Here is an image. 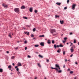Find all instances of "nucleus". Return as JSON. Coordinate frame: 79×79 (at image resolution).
<instances>
[{"mask_svg":"<svg viewBox=\"0 0 79 79\" xmlns=\"http://www.w3.org/2000/svg\"><path fill=\"white\" fill-rule=\"evenodd\" d=\"M57 47H59V45H57V46H56V44H55L54 45V48H56Z\"/></svg>","mask_w":79,"mask_h":79,"instance_id":"8","label":"nucleus"},{"mask_svg":"<svg viewBox=\"0 0 79 79\" xmlns=\"http://www.w3.org/2000/svg\"><path fill=\"white\" fill-rule=\"evenodd\" d=\"M16 71H19V69L18 68H17Z\"/></svg>","mask_w":79,"mask_h":79,"instance_id":"42","label":"nucleus"},{"mask_svg":"<svg viewBox=\"0 0 79 79\" xmlns=\"http://www.w3.org/2000/svg\"><path fill=\"white\" fill-rule=\"evenodd\" d=\"M68 71H70V69H68Z\"/></svg>","mask_w":79,"mask_h":79,"instance_id":"58","label":"nucleus"},{"mask_svg":"<svg viewBox=\"0 0 79 79\" xmlns=\"http://www.w3.org/2000/svg\"><path fill=\"white\" fill-rule=\"evenodd\" d=\"M70 50V51H71V53H73L74 51V49L73 48H71Z\"/></svg>","mask_w":79,"mask_h":79,"instance_id":"5","label":"nucleus"},{"mask_svg":"<svg viewBox=\"0 0 79 79\" xmlns=\"http://www.w3.org/2000/svg\"><path fill=\"white\" fill-rule=\"evenodd\" d=\"M39 56L40 57V58H43V56H41V55H39Z\"/></svg>","mask_w":79,"mask_h":79,"instance_id":"23","label":"nucleus"},{"mask_svg":"<svg viewBox=\"0 0 79 79\" xmlns=\"http://www.w3.org/2000/svg\"><path fill=\"white\" fill-rule=\"evenodd\" d=\"M36 39V38H35V37L33 38V39H34V40Z\"/></svg>","mask_w":79,"mask_h":79,"instance_id":"55","label":"nucleus"},{"mask_svg":"<svg viewBox=\"0 0 79 79\" xmlns=\"http://www.w3.org/2000/svg\"><path fill=\"white\" fill-rule=\"evenodd\" d=\"M38 65L39 66V67H41V66L40 65V64L39 63H38Z\"/></svg>","mask_w":79,"mask_h":79,"instance_id":"27","label":"nucleus"},{"mask_svg":"<svg viewBox=\"0 0 79 79\" xmlns=\"http://www.w3.org/2000/svg\"><path fill=\"white\" fill-rule=\"evenodd\" d=\"M73 56V55L72 54L70 55V57H72Z\"/></svg>","mask_w":79,"mask_h":79,"instance_id":"50","label":"nucleus"},{"mask_svg":"<svg viewBox=\"0 0 79 79\" xmlns=\"http://www.w3.org/2000/svg\"><path fill=\"white\" fill-rule=\"evenodd\" d=\"M51 69H54V68L51 67Z\"/></svg>","mask_w":79,"mask_h":79,"instance_id":"56","label":"nucleus"},{"mask_svg":"<svg viewBox=\"0 0 79 79\" xmlns=\"http://www.w3.org/2000/svg\"><path fill=\"white\" fill-rule=\"evenodd\" d=\"M56 30L54 29H51L50 30L51 33H53V32H55Z\"/></svg>","mask_w":79,"mask_h":79,"instance_id":"3","label":"nucleus"},{"mask_svg":"<svg viewBox=\"0 0 79 79\" xmlns=\"http://www.w3.org/2000/svg\"><path fill=\"white\" fill-rule=\"evenodd\" d=\"M52 44H54L55 43V41L54 40H52Z\"/></svg>","mask_w":79,"mask_h":79,"instance_id":"30","label":"nucleus"},{"mask_svg":"<svg viewBox=\"0 0 79 79\" xmlns=\"http://www.w3.org/2000/svg\"><path fill=\"white\" fill-rule=\"evenodd\" d=\"M73 34V33L71 32L70 33V35H72Z\"/></svg>","mask_w":79,"mask_h":79,"instance_id":"49","label":"nucleus"},{"mask_svg":"<svg viewBox=\"0 0 79 79\" xmlns=\"http://www.w3.org/2000/svg\"><path fill=\"white\" fill-rule=\"evenodd\" d=\"M12 65H13V66H15V64H14V63H13V64H12Z\"/></svg>","mask_w":79,"mask_h":79,"instance_id":"54","label":"nucleus"},{"mask_svg":"<svg viewBox=\"0 0 79 79\" xmlns=\"http://www.w3.org/2000/svg\"><path fill=\"white\" fill-rule=\"evenodd\" d=\"M69 0H67V3L68 4V3H69Z\"/></svg>","mask_w":79,"mask_h":79,"instance_id":"34","label":"nucleus"},{"mask_svg":"<svg viewBox=\"0 0 79 79\" xmlns=\"http://www.w3.org/2000/svg\"><path fill=\"white\" fill-rule=\"evenodd\" d=\"M76 6V4H75L72 5V8L73 10H74L75 9V7Z\"/></svg>","mask_w":79,"mask_h":79,"instance_id":"4","label":"nucleus"},{"mask_svg":"<svg viewBox=\"0 0 79 79\" xmlns=\"http://www.w3.org/2000/svg\"><path fill=\"white\" fill-rule=\"evenodd\" d=\"M14 10L15 12H16V13H18V12H19V9L18 8H15L14 9Z\"/></svg>","mask_w":79,"mask_h":79,"instance_id":"2","label":"nucleus"},{"mask_svg":"<svg viewBox=\"0 0 79 79\" xmlns=\"http://www.w3.org/2000/svg\"><path fill=\"white\" fill-rule=\"evenodd\" d=\"M19 41H17V43H19Z\"/></svg>","mask_w":79,"mask_h":79,"instance_id":"62","label":"nucleus"},{"mask_svg":"<svg viewBox=\"0 0 79 79\" xmlns=\"http://www.w3.org/2000/svg\"><path fill=\"white\" fill-rule=\"evenodd\" d=\"M66 9H67V7H65L64 8V10H66Z\"/></svg>","mask_w":79,"mask_h":79,"instance_id":"43","label":"nucleus"},{"mask_svg":"<svg viewBox=\"0 0 79 79\" xmlns=\"http://www.w3.org/2000/svg\"><path fill=\"white\" fill-rule=\"evenodd\" d=\"M26 8V7H25V6H22L21 7V8L22 9H24V8Z\"/></svg>","mask_w":79,"mask_h":79,"instance_id":"10","label":"nucleus"},{"mask_svg":"<svg viewBox=\"0 0 79 79\" xmlns=\"http://www.w3.org/2000/svg\"><path fill=\"white\" fill-rule=\"evenodd\" d=\"M24 18H25V19H27V18L26 17H24Z\"/></svg>","mask_w":79,"mask_h":79,"instance_id":"51","label":"nucleus"},{"mask_svg":"<svg viewBox=\"0 0 79 79\" xmlns=\"http://www.w3.org/2000/svg\"><path fill=\"white\" fill-rule=\"evenodd\" d=\"M78 45H79V42H78Z\"/></svg>","mask_w":79,"mask_h":79,"instance_id":"64","label":"nucleus"},{"mask_svg":"<svg viewBox=\"0 0 79 79\" xmlns=\"http://www.w3.org/2000/svg\"><path fill=\"white\" fill-rule=\"evenodd\" d=\"M15 50H18V47H17V48H15Z\"/></svg>","mask_w":79,"mask_h":79,"instance_id":"45","label":"nucleus"},{"mask_svg":"<svg viewBox=\"0 0 79 79\" xmlns=\"http://www.w3.org/2000/svg\"><path fill=\"white\" fill-rule=\"evenodd\" d=\"M58 71H57L58 73H61V72H62V70H58Z\"/></svg>","mask_w":79,"mask_h":79,"instance_id":"9","label":"nucleus"},{"mask_svg":"<svg viewBox=\"0 0 79 79\" xmlns=\"http://www.w3.org/2000/svg\"><path fill=\"white\" fill-rule=\"evenodd\" d=\"M20 74V72H19V71H18V74Z\"/></svg>","mask_w":79,"mask_h":79,"instance_id":"40","label":"nucleus"},{"mask_svg":"<svg viewBox=\"0 0 79 79\" xmlns=\"http://www.w3.org/2000/svg\"><path fill=\"white\" fill-rule=\"evenodd\" d=\"M63 55H65V51H64L63 52Z\"/></svg>","mask_w":79,"mask_h":79,"instance_id":"41","label":"nucleus"},{"mask_svg":"<svg viewBox=\"0 0 79 79\" xmlns=\"http://www.w3.org/2000/svg\"><path fill=\"white\" fill-rule=\"evenodd\" d=\"M57 33H56V34H53V33H52V35H53V36H56V35H57Z\"/></svg>","mask_w":79,"mask_h":79,"instance_id":"18","label":"nucleus"},{"mask_svg":"<svg viewBox=\"0 0 79 79\" xmlns=\"http://www.w3.org/2000/svg\"><path fill=\"white\" fill-rule=\"evenodd\" d=\"M59 47H63V45H62L61 44H60V45L59 46Z\"/></svg>","mask_w":79,"mask_h":79,"instance_id":"19","label":"nucleus"},{"mask_svg":"<svg viewBox=\"0 0 79 79\" xmlns=\"http://www.w3.org/2000/svg\"><path fill=\"white\" fill-rule=\"evenodd\" d=\"M9 37H10V38H11V34H10L9 35Z\"/></svg>","mask_w":79,"mask_h":79,"instance_id":"35","label":"nucleus"},{"mask_svg":"<svg viewBox=\"0 0 79 79\" xmlns=\"http://www.w3.org/2000/svg\"><path fill=\"white\" fill-rule=\"evenodd\" d=\"M24 44H27V41H25L24 42Z\"/></svg>","mask_w":79,"mask_h":79,"instance_id":"33","label":"nucleus"},{"mask_svg":"<svg viewBox=\"0 0 79 79\" xmlns=\"http://www.w3.org/2000/svg\"><path fill=\"white\" fill-rule=\"evenodd\" d=\"M55 67H56L57 68H54V69H56V71H58V69H59V70H60V66L58 65V64H55Z\"/></svg>","mask_w":79,"mask_h":79,"instance_id":"1","label":"nucleus"},{"mask_svg":"<svg viewBox=\"0 0 79 79\" xmlns=\"http://www.w3.org/2000/svg\"><path fill=\"white\" fill-rule=\"evenodd\" d=\"M63 68H65V65H64L63 66Z\"/></svg>","mask_w":79,"mask_h":79,"instance_id":"53","label":"nucleus"},{"mask_svg":"<svg viewBox=\"0 0 79 79\" xmlns=\"http://www.w3.org/2000/svg\"><path fill=\"white\" fill-rule=\"evenodd\" d=\"M27 57H28V58H31V56H29V55H28V56H27Z\"/></svg>","mask_w":79,"mask_h":79,"instance_id":"44","label":"nucleus"},{"mask_svg":"<svg viewBox=\"0 0 79 79\" xmlns=\"http://www.w3.org/2000/svg\"><path fill=\"white\" fill-rule=\"evenodd\" d=\"M35 47H39V45L38 44H36L35 45Z\"/></svg>","mask_w":79,"mask_h":79,"instance_id":"24","label":"nucleus"},{"mask_svg":"<svg viewBox=\"0 0 79 79\" xmlns=\"http://www.w3.org/2000/svg\"><path fill=\"white\" fill-rule=\"evenodd\" d=\"M75 64H77V62H76Z\"/></svg>","mask_w":79,"mask_h":79,"instance_id":"60","label":"nucleus"},{"mask_svg":"<svg viewBox=\"0 0 79 79\" xmlns=\"http://www.w3.org/2000/svg\"><path fill=\"white\" fill-rule=\"evenodd\" d=\"M7 53H9V52L7 51Z\"/></svg>","mask_w":79,"mask_h":79,"instance_id":"59","label":"nucleus"},{"mask_svg":"<svg viewBox=\"0 0 79 79\" xmlns=\"http://www.w3.org/2000/svg\"><path fill=\"white\" fill-rule=\"evenodd\" d=\"M40 37H44V35H40L39 36Z\"/></svg>","mask_w":79,"mask_h":79,"instance_id":"22","label":"nucleus"},{"mask_svg":"<svg viewBox=\"0 0 79 79\" xmlns=\"http://www.w3.org/2000/svg\"><path fill=\"white\" fill-rule=\"evenodd\" d=\"M73 43H74V44H76V40H74Z\"/></svg>","mask_w":79,"mask_h":79,"instance_id":"26","label":"nucleus"},{"mask_svg":"<svg viewBox=\"0 0 79 79\" xmlns=\"http://www.w3.org/2000/svg\"><path fill=\"white\" fill-rule=\"evenodd\" d=\"M31 37H34V35L33 34H32L31 35Z\"/></svg>","mask_w":79,"mask_h":79,"instance_id":"25","label":"nucleus"},{"mask_svg":"<svg viewBox=\"0 0 79 79\" xmlns=\"http://www.w3.org/2000/svg\"><path fill=\"white\" fill-rule=\"evenodd\" d=\"M67 37H65V38H64V40H67Z\"/></svg>","mask_w":79,"mask_h":79,"instance_id":"38","label":"nucleus"},{"mask_svg":"<svg viewBox=\"0 0 79 79\" xmlns=\"http://www.w3.org/2000/svg\"><path fill=\"white\" fill-rule=\"evenodd\" d=\"M30 12H32V8H31L30 9Z\"/></svg>","mask_w":79,"mask_h":79,"instance_id":"16","label":"nucleus"},{"mask_svg":"<svg viewBox=\"0 0 79 79\" xmlns=\"http://www.w3.org/2000/svg\"><path fill=\"white\" fill-rule=\"evenodd\" d=\"M47 62H49V60L47 59Z\"/></svg>","mask_w":79,"mask_h":79,"instance_id":"47","label":"nucleus"},{"mask_svg":"<svg viewBox=\"0 0 79 79\" xmlns=\"http://www.w3.org/2000/svg\"><path fill=\"white\" fill-rule=\"evenodd\" d=\"M0 72L3 73V69H0Z\"/></svg>","mask_w":79,"mask_h":79,"instance_id":"17","label":"nucleus"},{"mask_svg":"<svg viewBox=\"0 0 79 79\" xmlns=\"http://www.w3.org/2000/svg\"><path fill=\"white\" fill-rule=\"evenodd\" d=\"M18 66H22V65L21 64V63L19 62L18 63Z\"/></svg>","mask_w":79,"mask_h":79,"instance_id":"14","label":"nucleus"},{"mask_svg":"<svg viewBox=\"0 0 79 79\" xmlns=\"http://www.w3.org/2000/svg\"><path fill=\"white\" fill-rule=\"evenodd\" d=\"M40 45H41V46H44V43L41 42L40 43Z\"/></svg>","mask_w":79,"mask_h":79,"instance_id":"7","label":"nucleus"},{"mask_svg":"<svg viewBox=\"0 0 79 79\" xmlns=\"http://www.w3.org/2000/svg\"><path fill=\"white\" fill-rule=\"evenodd\" d=\"M15 58V57L14 56H13L11 58H12V59H14V58Z\"/></svg>","mask_w":79,"mask_h":79,"instance_id":"32","label":"nucleus"},{"mask_svg":"<svg viewBox=\"0 0 79 79\" xmlns=\"http://www.w3.org/2000/svg\"><path fill=\"white\" fill-rule=\"evenodd\" d=\"M60 51H61V49H59L57 50V52H58V53H60Z\"/></svg>","mask_w":79,"mask_h":79,"instance_id":"21","label":"nucleus"},{"mask_svg":"<svg viewBox=\"0 0 79 79\" xmlns=\"http://www.w3.org/2000/svg\"><path fill=\"white\" fill-rule=\"evenodd\" d=\"M63 42L64 43V44H65V43L66 42V41L64 40L63 41Z\"/></svg>","mask_w":79,"mask_h":79,"instance_id":"36","label":"nucleus"},{"mask_svg":"<svg viewBox=\"0 0 79 79\" xmlns=\"http://www.w3.org/2000/svg\"><path fill=\"white\" fill-rule=\"evenodd\" d=\"M27 35H29V32H28L27 33Z\"/></svg>","mask_w":79,"mask_h":79,"instance_id":"52","label":"nucleus"},{"mask_svg":"<svg viewBox=\"0 0 79 79\" xmlns=\"http://www.w3.org/2000/svg\"><path fill=\"white\" fill-rule=\"evenodd\" d=\"M8 68L10 69V70L11 69V65H10L8 66Z\"/></svg>","mask_w":79,"mask_h":79,"instance_id":"11","label":"nucleus"},{"mask_svg":"<svg viewBox=\"0 0 79 79\" xmlns=\"http://www.w3.org/2000/svg\"><path fill=\"white\" fill-rule=\"evenodd\" d=\"M10 74H13V73H10Z\"/></svg>","mask_w":79,"mask_h":79,"instance_id":"63","label":"nucleus"},{"mask_svg":"<svg viewBox=\"0 0 79 79\" xmlns=\"http://www.w3.org/2000/svg\"><path fill=\"white\" fill-rule=\"evenodd\" d=\"M47 43L48 44H51V41H50V40H48Z\"/></svg>","mask_w":79,"mask_h":79,"instance_id":"13","label":"nucleus"},{"mask_svg":"<svg viewBox=\"0 0 79 79\" xmlns=\"http://www.w3.org/2000/svg\"><path fill=\"white\" fill-rule=\"evenodd\" d=\"M37 79V77H35L34 78V79Z\"/></svg>","mask_w":79,"mask_h":79,"instance_id":"57","label":"nucleus"},{"mask_svg":"<svg viewBox=\"0 0 79 79\" xmlns=\"http://www.w3.org/2000/svg\"><path fill=\"white\" fill-rule=\"evenodd\" d=\"M55 17H56V18H59V17H60V16H59L58 15H56Z\"/></svg>","mask_w":79,"mask_h":79,"instance_id":"28","label":"nucleus"},{"mask_svg":"<svg viewBox=\"0 0 79 79\" xmlns=\"http://www.w3.org/2000/svg\"><path fill=\"white\" fill-rule=\"evenodd\" d=\"M2 6H4V8H6V7L8 6V5H5L4 4H2Z\"/></svg>","mask_w":79,"mask_h":79,"instance_id":"6","label":"nucleus"},{"mask_svg":"<svg viewBox=\"0 0 79 79\" xmlns=\"http://www.w3.org/2000/svg\"><path fill=\"white\" fill-rule=\"evenodd\" d=\"M70 74H73V71H71L70 72Z\"/></svg>","mask_w":79,"mask_h":79,"instance_id":"37","label":"nucleus"},{"mask_svg":"<svg viewBox=\"0 0 79 79\" xmlns=\"http://www.w3.org/2000/svg\"><path fill=\"white\" fill-rule=\"evenodd\" d=\"M72 48H76V46H75V45H73L71 47Z\"/></svg>","mask_w":79,"mask_h":79,"instance_id":"15","label":"nucleus"},{"mask_svg":"<svg viewBox=\"0 0 79 79\" xmlns=\"http://www.w3.org/2000/svg\"><path fill=\"white\" fill-rule=\"evenodd\" d=\"M27 49V47H25V50H26Z\"/></svg>","mask_w":79,"mask_h":79,"instance_id":"39","label":"nucleus"},{"mask_svg":"<svg viewBox=\"0 0 79 79\" xmlns=\"http://www.w3.org/2000/svg\"><path fill=\"white\" fill-rule=\"evenodd\" d=\"M74 79H76V77H75L74 78Z\"/></svg>","mask_w":79,"mask_h":79,"instance_id":"61","label":"nucleus"},{"mask_svg":"<svg viewBox=\"0 0 79 79\" xmlns=\"http://www.w3.org/2000/svg\"><path fill=\"white\" fill-rule=\"evenodd\" d=\"M18 66H16L15 67V68H18Z\"/></svg>","mask_w":79,"mask_h":79,"instance_id":"46","label":"nucleus"},{"mask_svg":"<svg viewBox=\"0 0 79 79\" xmlns=\"http://www.w3.org/2000/svg\"><path fill=\"white\" fill-rule=\"evenodd\" d=\"M60 24H63V23H64V21H63V20L62 21H60Z\"/></svg>","mask_w":79,"mask_h":79,"instance_id":"12","label":"nucleus"},{"mask_svg":"<svg viewBox=\"0 0 79 79\" xmlns=\"http://www.w3.org/2000/svg\"><path fill=\"white\" fill-rule=\"evenodd\" d=\"M56 4L57 5H61V3L60 2L59 3H58V2H56Z\"/></svg>","mask_w":79,"mask_h":79,"instance_id":"20","label":"nucleus"},{"mask_svg":"<svg viewBox=\"0 0 79 79\" xmlns=\"http://www.w3.org/2000/svg\"><path fill=\"white\" fill-rule=\"evenodd\" d=\"M66 61H67V59H65V63H66Z\"/></svg>","mask_w":79,"mask_h":79,"instance_id":"48","label":"nucleus"},{"mask_svg":"<svg viewBox=\"0 0 79 79\" xmlns=\"http://www.w3.org/2000/svg\"><path fill=\"white\" fill-rule=\"evenodd\" d=\"M33 32H35V28H34L33 29Z\"/></svg>","mask_w":79,"mask_h":79,"instance_id":"29","label":"nucleus"},{"mask_svg":"<svg viewBox=\"0 0 79 79\" xmlns=\"http://www.w3.org/2000/svg\"><path fill=\"white\" fill-rule=\"evenodd\" d=\"M37 12H38V11L37 10H35V13H37Z\"/></svg>","mask_w":79,"mask_h":79,"instance_id":"31","label":"nucleus"}]
</instances>
